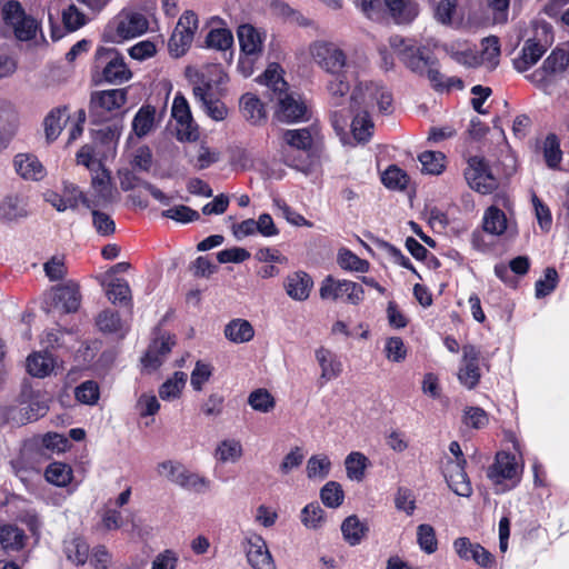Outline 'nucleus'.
I'll return each mask as SVG.
<instances>
[{"mask_svg":"<svg viewBox=\"0 0 569 569\" xmlns=\"http://www.w3.org/2000/svg\"><path fill=\"white\" fill-rule=\"evenodd\" d=\"M267 87L268 92L272 91L278 100V117L281 121L297 122L307 119L308 108L306 103L292 93H288L287 82L277 72V69L269 67L259 78Z\"/></svg>","mask_w":569,"mask_h":569,"instance_id":"f257e3e1","label":"nucleus"},{"mask_svg":"<svg viewBox=\"0 0 569 569\" xmlns=\"http://www.w3.org/2000/svg\"><path fill=\"white\" fill-rule=\"evenodd\" d=\"M127 89L93 91L90 96L89 117L92 123H103L118 117L127 102Z\"/></svg>","mask_w":569,"mask_h":569,"instance_id":"f03ea898","label":"nucleus"},{"mask_svg":"<svg viewBox=\"0 0 569 569\" xmlns=\"http://www.w3.org/2000/svg\"><path fill=\"white\" fill-rule=\"evenodd\" d=\"M186 76L192 86L194 99L200 103L214 98V89L228 78L219 64H207L201 69L187 68Z\"/></svg>","mask_w":569,"mask_h":569,"instance_id":"7ed1b4c3","label":"nucleus"},{"mask_svg":"<svg viewBox=\"0 0 569 569\" xmlns=\"http://www.w3.org/2000/svg\"><path fill=\"white\" fill-rule=\"evenodd\" d=\"M148 30V20L140 13L122 10L104 29L103 39L119 43L141 36Z\"/></svg>","mask_w":569,"mask_h":569,"instance_id":"20e7f679","label":"nucleus"},{"mask_svg":"<svg viewBox=\"0 0 569 569\" xmlns=\"http://www.w3.org/2000/svg\"><path fill=\"white\" fill-rule=\"evenodd\" d=\"M93 68L96 71H100L102 80L110 84L123 83L132 77L123 57L113 48H98Z\"/></svg>","mask_w":569,"mask_h":569,"instance_id":"39448f33","label":"nucleus"},{"mask_svg":"<svg viewBox=\"0 0 569 569\" xmlns=\"http://www.w3.org/2000/svg\"><path fill=\"white\" fill-rule=\"evenodd\" d=\"M309 50L315 62L326 72L333 76L346 71L347 57L337 44L318 40L311 43Z\"/></svg>","mask_w":569,"mask_h":569,"instance_id":"423d86ee","label":"nucleus"},{"mask_svg":"<svg viewBox=\"0 0 569 569\" xmlns=\"http://www.w3.org/2000/svg\"><path fill=\"white\" fill-rule=\"evenodd\" d=\"M390 48L397 54L399 60L412 72L425 74L427 64L430 63V57L423 54V50L416 47L411 40L401 36H392L389 39Z\"/></svg>","mask_w":569,"mask_h":569,"instance_id":"0eeeda50","label":"nucleus"},{"mask_svg":"<svg viewBox=\"0 0 569 569\" xmlns=\"http://www.w3.org/2000/svg\"><path fill=\"white\" fill-rule=\"evenodd\" d=\"M319 295L323 300L346 298L348 303L359 305L363 300L365 291L357 282L337 280L332 276H327L321 282Z\"/></svg>","mask_w":569,"mask_h":569,"instance_id":"6e6552de","label":"nucleus"},{"mask_svg":"<svg viewBox=\"0 0 569 569\" xmlns=\"http://www.w3.org/2000/svg\"><path fill=\"white\" fill-rule=\"evenodd\" d=\"M198 22V17L193 11L188 10L182 13L169 40L171 56L179 58L187 52L193 41Z\"/></svg>","mask_w":569,"mask_h":569,"instance_id":"1a4fd4ad","label":"nucleus"},{"mask_svg":"<svg viewBox=\"0 0 569 569\" xmlns=\"http://www.w3.org/2000/svg\"><path fill=\"white\" fill-rule=\"evenodd\" d=\"M350 100L366 108L377 104L381 112H390L392 109V94L383 86L369 82L357 86L350 97Z\"/></svg>","mask_w":569,"mask_h":569,"instance_id":"9d476101","label":"nucleus"},{"mask_svg":"<svg viewBox=\"0 0 569 569\" xmlns=\"http://www.w3.org/2000/svg\"><path fill=\"white\" fill-rule=\"evenodd\" d=\"M465 178L471 189L482 194L491 193L497 188V180L488 162L479 156L469 158Z\"/></svg>","mask_w":569,"mask_h":569,"instance_id":"9b49d317","label":"nucleus"},{"mask_svg":"<svg viewBox=\"0 0 569 569\" xmlns=\"http://www.w3.org/2000/svg\"><path fill=\"white\" fill-rule=\"evenodd\" d=\"M171 114L178 123L177 136L183 141H196L198 139V126L194 123L187 99L178 93L172 103Z\"/></svg>","mask_w":569,"mask_h":569,"instance_id":"f8f14e48","label":"nucleus"},{"mask_svg":"<svg viewBox=\"0 0 569 569\" xmlns=\"http://www.w3.org/2000/svg\"><path fill=\"white\" fill-rule=\"evenodd\" d=\"M480 351L472 345L462 347L461 366L458 371L459 382L469 390L475 389L480 381Z\"/></svg>","mask_w":569,"mask_h":569,"instance_id":"ddd939ff","label":"nucleus"},{"mask_svg":"<svg viewBox=\"0 0 569 569\" xmlns=\"http://www.w3.org/2000/svg\"><path fill=\"white\" fill-rule=\"evenodd\" d=\"M467 463L448 460L443 470V476L449 488L460 497H470L472 487L465 470Z\"/></svg>","mask_w":569,"mask_h":569,"instance_id":"4468645a","label":"nucleus"},{"mask_svg":"<svg viewBox=\"0 0 569 569\" xmlns=\"http://www.w3.org/2000/svg\"><path fill=\"white\" fill-rule=\"evenodd\" d=\"M457 555L463 560L472 559L477 565L488 568L495 562L493 556L479 543H472L469 538L460 537L453 541Z\"/></svg>","mask_w":569,"mask_h":569,"instance_id":"2eb2a0df","label":"nucleus"},{"mask_svg":"<svg viewBox=\"0 0 569 569\" xmlns=\"http://www.w3.org/2000/svg\"><path fill=\"white\" fill-rule=\"evenodd\" d=\"M246 557L253 569H276L274 561L261 536L247 539Z\"/></svg>","mask_w":569,"mask_h":569,"instance_id":"dca6fc26","label":"nucleus"},{"mask_svg":"<svg viewBox=\"0 0 569 569\" xmlns=\"http://www.w3.org/2000/svg\"><path fill=\"white\" fill-rule=\"evenodd\" d=\"M569 66V53L565 50H553L543 61L542 67L531 74V80L537 83H545L549 78L562 73Z\"/></svg>","mask_w":569,"mask_h":569,"instance_id":"f3484780","label":"nucleus"},{"mask_svg":"<svg viewBox=\"0 0 569 569\" xmlns=\"http://www.w3.org/2000/svg\"><path fill=\"white\" fill-rule=\"evenodd\" d=\"M517 476V463L515 456L509 452H498L495 462L488 468L487 477L496 485L503 480L513 479Z\"/></svg>","mask_w":569,"mask_h":569,"instance_id":"a211bd4d","label":"nucleus"},{"mask_svg":"<svg viewBox=\"0 0 569 569\" xmlns=\"http://www.w3.org/2000/svg\"><path fill=\"white\" fill-rule=\"evenodd\" d=\"M52 300L56 307H61L63 312H76L81 302L79 286L72 282L58 286L53 289Z\"/></svg>","mask_w":569,"mask_h":569,"instance_id":"6ab92c4d","label":"nucleus"},{"mask_svg":"<svg viewBox=\"0 0 569 569\" xmlns=\"http://www.w3.org/2000/svg\"><path fill=\"white\" fill-rule=\"evenodd\" d=\"M47 406L36 401L26 406L10 407L7 410V420L13 426H23L36 421L47 412Z\"/></svg>","mask_w":569,"mask_h":569,"instance_id":"aec40b11","label":"nucleus"},{"mask_svg":"<svg viewBox=\"0 0 569 569\" xmlns=\"http://www.w3.org/2000/svg\"><path fill=\"white\" fill-rule=\"evenodd\" d=\"M173 345L174 340L170 336L154 339L141 359L142 365L146 368L156 370L162 365L163 359L171 351Z\"/></svg>","mask_w":569,"mask_h":569,"instance_id":"412c9836","label":"nucleus"},{"mask_svg":"<svg viewBox=\"0 0 569 569\" xmlns=\"http://www.w3.org/2000/svg\"><path fill=\"white\" fill-rule=\"evenodd\" d=\"M312 286V278L305 271H297L289 274L284 282L287 295L297 301L307 300Z\"/></svg>","mask_w":569,"mask_h":569,"instance_id":"4be33fe9","label":"nucleus"},{"mask_svg":"<svg viewBox=\"0 0 569 569\" xmlns=\"http://www.w3.org/2000/svg\"><path fill=\"white\" fill-rule=\"evenodd\" d=\"M91 186L94 191V199L91 200L92 208L106 204L112 200V186L108 170L103 167L96 170Z\"/></svg>","mask_w":569,"mask_h":569,"instance_id":"5701e85b","label":"nucleus"},{"mask_svg":"<svg viewBox=\"0 0 569 569\" xmlns=\"http://www.w3.org/2000/svg\"><path fill=\"white\" fill-rule=\"evenodd\" d=\"M316 359L321 368L320 379L330 381L340 376L342 363L339 358L329 349L323 347L316 350Z\"/></svg>","mask_w":569,"mask_h":569,"instance_id":"b1692460","label":"nucleus"},{"mask_svg":"<svg viewBox=\"0 0 569 569\" xmlns=\"http://www.w3.org/2000/svg\"><path fill=\"white\" fill-rule=\"evenodd\" d=\"M545 51L542 44L533 39H528L521 49V54L513 60V67L519 72H525L539 61Z\"/></svg>","mask_w":569,"mask_h":569,"instance_id":"393cba45","label":"nucleus"},{"mask_svg":"<svg viewBox=\"0 0 569 569\" xmlns=\"http://www.w3.org/2000/svg\"><path fill=\"white\" fill-rule=\"evenodd\" d=\"M425 73L433 89L437 91H449L452 88H463V82L460 78H446L445 74L440 72L437 60L430 59V63L427 64Z\"/></svg>","mask_w":569,"mask_h":569,"instance_id":"a878e982","label":"nucleus"},{"mask_svg":"<svg viewBox=\"0 0 569 569\" xmlns=\"http://www.w3.org/2000/svg\"><path fill=\"white\" fill-rule=\"evenodd\" d=\"M68 108L66 106L53 108L44 118L43 127L46 139L48 142L54 141L61 133L69 117L67 116Z\"/></svg>","mask_w":569,"mask_h":569,"instance_id":"bb28decb","label":"nucleus"},{"mask_svg":"<svg viewBox=\"0 0 569 569\" xmlns=\"http://www.w3.org/2000/svg\"><path fill=\"white\" fill-rule=\"evenodd\" d=\"M392 18L397 23L411 22L419 12L415 0H385Z\"/></svg>","mask_w":569,"mask_h":569,"instance_id":"cd10ccee","label":"nucleus"},{"mask_svg":"<svg viewBox=\"0 0 569 569\" xmlns=\"http://www.w3.org/2000/svg\"><path fill=\"white\" fill-rule=\"evenodd\" d=\"M238 39L241 51L247 56L256 54L262 49L260 33L251 24H241L238 28Z\"/></svg>","mask_w":569,"mask_h":569,"instance_id":"c85d7f7f","label":"nucleus"},{"mask_svg":"<svg viewBox=\"0 0 569 569\" xmlns=\"http://www.w3.org/2000/svg\"><path fill=\"white\" fill-rule=\"evenodd\" d=\"M14 167L16 171L24 179L39 180L43 177V167L34 156H16Z\"/></svg>","mask_w":569,"mask_h":569,"instance_id":"c756f323","label":"nucleus"},{"mask_svg":"<svg viewBox=\"0 0 569 569\" xmlns=\"http://www.w3.org/2000/svg\"><path fill=\"white\" fill-rule=\"evenodd\" d=\"M369 528L365 522H361L356 515L347 517L341 523V532L343 539L350 546H357L366 537Z\"/></svg>","mask_w":569,"mask_h":569,"instance_id":"7c9ffc66","label":"nucleus"},{"mask_svg":"<svg viewBox=\"0 0 569 569\" xmlns=\"http://www.w3.org/2000/svg\"><path fill=\"white\" fill-rule=\"evenodd\" d=\"M224 336L234 343H244L254 336L251 323L244 319H233L224 328Z\"/></svg>","mask_w":569,"mask_h":569,"instance_id":"2f4dec72","label":"nucleus"},{"mask_svg":"<svg viewBox=\"0 0 569 569\" xmlns=\"http://www.w3.org/2000/svg\"><path fill=\"white\" fill-rule=\"evenodd\" d=\"M333 79L328 82L327 89L330 97V104L338 108L343 104L350 91V84L346 77V71L336 73Z\"/></svg>","mask_w":569,"mask_h":569,"instance_id":"473e14b6","label":"nucleus"},{"mask_svg":"<svg viewBox=\"0 0 569 569\" xmlns=\"http://www.w3.org/2000/svg\"><path fill=\"white\" fill-rule=\"evenodd\" d=\"M53 367L54 359L49 352H36L27 359V370L33 377L43 378L50 375Z\"/></svg>","mask_w":569,"mask_h":569,"instance_id":"72a5a7b5","label":"nucleus"},{"mask_svg":"<svg viewBox=\"0 0 569 569\" xmlns=\"http://www.w3.org/2000/svg\"><path fill=\"white\" fill-rule=\"evenodd\" d=\"M27 216L24 201L19 196H7L0 202V219L3 221H13Z\"/></svg>","mask_w":569,"mask_h":569,"instance_id":"f704fd0d","label":"nucleus"},{"mask_svg":"<svg viewBox=\"0 0 569 569\" xmlns=\"http://www.w3.org/2000/svg\"><path fill=\"white\" fill-rule=\"evenodd\" d=\"M63 550L68 560L77 566L84 565L88 559L89 546L80 537L66 539L63 541Z\"/></svg>","mask_w":569,"mask_h":569,"instance_id":"c9c22d12","label":"nucleus"},{"mask_svg":"<svg viewBox=\"0 0 569 569\" xmlns=\"http://www.w3.org/2000/svg\"><path fill=\"white\" fill-rule=\"evenodd\" d=\"M106 295L108 300L113 303H120L126 306H131V289L129 283L121 278L112 279L106 289Z\"/></svg>","mask_w":569,"mask_h":569,"instance_id":"e433bc0d","label":"nucleus"},{"mask_svg":"<svg viewBox=\"0 0 569 569\" xmlns=\"http://www.w3.org/2000/svg\"><path fill=\"white\" fill-rule=\"evenodd\" d=\"M24 532L14 525L0 526V545L6 550H20L24 546Z\"/></svg>","mask_w":569,"mask_h":569,"instance_id":"4c0bfd02","label":"nucleus"},{"mask_svg":"<svg viewBox=\"0 0 569 569\" xmlns=\"http://www.w3.org/2000/svg\"><path fill=\"white\" fill-rule=\"evenodd\" d=\"M507 229V218L502 210L491 206L483 216V230L488 233L499 236Z\"/></svg>","mask_w":569,"mask_h":569,"instance_id":"58836bf2","label":"nucleus"},{"mask_svg":"<svg viewBox=\"0 0 569 569\" xmlns=\"http://www.w3.org/2000/svg\"><path fill=\"white\" fill-rule=\"evenodd\" d=\"M240 106L243 117L252 123H259L266 118L263 104L253 94H243L240 100Z\"/></svg>","mask_w":569,"mask_h":569,"instance_id":"ea45409f","label":"nucleus"},{"mask_svg":"<svg viewBox=\"0 0 569 569\" xmlns=\"http://www.w3.org/2000/svg\"><path fill=\"white\" fill-rule=\"evenodd\" d=\"M156 108L151 106H144L139 109L132 121L133 132L142 138L147 136L153 128L154 124Z\"/></svg>","mask_w":569,"mask_h":569,"instance_id":"a19ab883","label":"nucleus"},{"mask_svg":"<svg viewBox=\"0 0 569 569\" xmlns=\"http://www.w3.org/2000/svg\"><path fill=\"white\" fill-rule=\"evenodd\" d=\"M369 465L368 458L359 452H350L345 460L347 477L351 480L361 481L365 478L366 469Z\"/></svg>","mask_w":569,"mask_h":569,"instance_id":"79ce46f5","label":"nucleus"},{"mask_svg":"<svg viewBox=\"0 0 569 569\" xmlns=\"http://www.w3.org/2000/svg\"><path fill=\"white\" fill-rule=\"evenodd\" d=\"M44 477L48 482L58 487H64L72 480V469L67 463L52 462L47 467Z\"/></svg>","mask_w":569,"mask_h":569,"instance_id":"37998d69","label":"nucleus"},{"mask_svg":"<svg viewBox=\"0 0 569 569\" xmlns=\"http://www.w3.org/2000/svg\"><path fill=\"white\" fill-rule=\"evenodd\" d=\"M177 486L187 490L204 492L209 489L210 481L199 473L190 471L183 466L180 472V477L177 481Z\"/></svg>","mask_w":569,"mask_h":569,"instance_id":"c03bdc74","label":"nucleus"},{"mask_svg":"<svg viewBox=\"0 0 569 569\" xmlns=\"http://www.w3.org/2000/svg\"><path fill=\"white\" fill-rule=\"evenodd\" d=\"M283 141L298 150H310L312 147V136L308 128L284 130L282 132Z\"/></svg>","mask_w":569,"mask_h":569,"instance_id":"a18cd8bd","label":"nucleus"},{"mask_svg":"<svg viewBox=\"0 0 569 569\" xmlns=\"http://www.w3.org/2000/svg\"><path fill=\"white\" fill-rule=\"evenodd\" d=\"M248 403L254 411L262 413H268L276 407L273 396L264 388H259L250 392Z\"/></svg>","mask_w":569,"mask_h":569,"instance_id":"49530a36","label":"nucleus"},{"mask_svg":"<svg viewBox=\"0 0 569 569\" xmlns=\"http://www.w3.org/2000/svg\"><path fill=\"white\" fill-rule=\"evenodd\" d=\"M187 381V375L182 371L174 372L173 377L163 382L159 388V396L162 400L178 398Z\"/></svg>","mask_w":569,"mask_h":569,"instance_id":"de8ad7c7","label":"nucleus"},{"mask_svg":"<svg viewBox=\"0 0 569 569\" xmlns=\"http://www.w3.org/2000/svg\"><path fill=\"white\" fill-rule=\"evenodd\" d=\"M320 499L328 508H338L342 505L345 492L337 481H328L320 490Z\"/></svg>","mask_w":569,"mask_h":569,"instance_id":"09e8293b","label":"nucleus"},{"mask_svg":"<svg viewBox=\"0 0 569 569\" xmlns=\"http://www.w3.org/2000/svg\"><path fill=\"white\" fill-rule=\"evenodd\" d=\"M300 520L308 529H319L325 523V511L318 502H311L301 510Z\"/></svg>","mask_w":569,"mask_h":569,"instance_id":"8fccbe9b","label":"nucleus"},{"mask_svg":"<svg viewBox=\"0 0 569 569\" xmlns=\"http://www.w3.org/2000/svg\"><path fill=\"white\" fill-rule=\"evenodd\" d=\"M373 124L367 111L357 113L351 122V131L353 138L358 142H367L371 137Z\"/></svg>","mask_w":569,"mask_h":569,"instance_id":"3c124183","label":"nucleus"},{"mask_svg":"<svg viewBox=\"0 0 569 569\" xmlns=\"http://www.w3.org/2000/svg\"><path fill=\"white\" fill-rule=\"evenodd\" d=\"M543 158L550 169H557L562 159L560 142L556 134L550 133L543 142Z\"/></svg>","mask_w":569,"mask_h":569,"instance_id":"603ef678","label":"nucleus"},{"mask_svg":"<svg viewBox=\"0 0 569 569\" xmlns=\"http://www.w3.org/2000/svg\"><path fill=\"white\" fill-rule=\"evenodd\" d=\"M214 455L221 462H236L242 456V446L238 440L227 439L218 445Z\"/></svg>","mask_w":569,"mask_h":569,"instance_id":"864d4df0","label":"nucleus"},{"mask_svg":"<svg viewBox=\"0 0 569 569\" xmlns=\"http://www.w3.org/2000/svg\"><path fill=\"white\" fill-rule=\"evenodd\" d=\"M331 468L330 459L326 455H313L309 458L306 467L308 478L325 479Z\"/></svg>","mask_w":569,"mask_h":569,"instance_id":"5fc2aeb1","label":"nucleus"},{"mask_svg":"<svg viewBox=\"0 0 569 569\" xmlns=\"http://www.w3.org/2000/svg\"><path fill=\"white\" fill-rule=\"evenodd\" d=\"M96 326L103 333H116L121 329V318L117 311L106 309L96 317Z\"/></svg>","mask_w":569,"mask_h":569,"instance_id":"6e6d98bb","label":"nucleus"},{"mask_svg":"<svg viewBox=\"0 0 569 569\" xmlns=\"http://www.w3.org/2000/svg\"><path fill=\"white\" fill-rule=\"evenodd\" d=\"M418 159L423 172L439 174L445 168V154L440 151H425Z\"/></svg>","mask_w":569,"mask_h":569,"instance_id":"4d7b16f0","label":"nucleus"},{"mask_svg":"<svg viewBox=\"0 0 569 569\" xmlns=\"http://www.w3.org/2000/svg\"><path fill=\"white\" fill-rule=\"evenodd\" d=\"M559 276L553 267L545 269V276L535 284V295L538 299L549 296L558 286Z\"/></svg>","mask_w":569,"mask_h":569,"instance_id":"13d9d810","label":"nucleus"},{"mask_svg":"<svg viewBox=\"0 0 569 569\" xmlns=\"http://www.w3.org/2000/svg\"><path fill=\"white\" fill-rule=\"evenodd\" d=\"M74 396L79 402L93 406L100 397L99 385L93 380H86L76 388Z\"/></svg>","mask_w":569,"mask_h":569,"instance_id":"bf43d9fd","label":"nucleus"},{"mask_svg":"<svg viewBox=\"0 0 569 569\" xmlns=\"http://www.w3.org/2000/svg\"><path fill=\"white\" fill-rule=\"evenodd\" d=\"M338 263L345 270L357 272H367L370 266L367 260L360 259L357 254L347 249L339 251Z\"/></svg>","mask_w":569,"mask_h":569,"instance_id":"052dcab7","label":"nucleus"},{"mask_svg":"<svg viewBox=\"0 0 569 569\" xmlns=\"http://www.w3.org/2000/svg\"><path fill=\"white\" fill-rule=\"evenodd\" d=\"M206 42L210 48L224 51L232 46L233 36L232 32L226 28L212 29L208 33Z\"/></svg>","mask_w":569,"mask_h":569,"instance_id":"680f3d73","label":"nucleus"},{"mask_svg":"<svg viewBox=\"0 0 569 569\" xmlns=\"http://www.w3.org/2000/svg\"><path fill=\"white\" fill-rule=\"evenodd\" d=\"M417 541L420 548L429 555L436 552L438 548L436 531L430 525L427 523L418 526Z\"/></svg>","mask_w":569,"mask_h":569,"instance_id":"e2e57ef3","label":"nucleus"},{"mask_svg":"<svg viewBox=\"0 0 569 569\" xmlns=\"http://www.w3.org/2000/svg\"><path fill=\"white\" fill-rule=\"evenodd\" d=\"M162 216L178 222L188 223L200 219L198 211L192 208L180 204L162 211Z\"/></svg>","mask_w":569,"mask_h":569,"instance_id":"0e129e2a","label":"nucleus"},{"mask_svg":"<svg viewBox=\"0 0 569 569\" xmlns=\"http://www.w3.org/2000/svg\"><path fill=\"white\" fill-rule=\"evenodd\" d=\"M408 181L407 173L396 166H390L382 174V182L389 189L402 190Z\"/></svg>","mask_w":569,"mask_h":569,"instance_id":"69168bd1","label":"nucleus"},{"mask_svg":"<svg viewBox=\"0 0 569 569\" xmlns=\"http://www.w3.org/2000/svg\"><path fill=\"white\" fill-rule=\"evenodd\" d=\"M183 465L176 460H163L156 467L157 475L177 485Z\"/></svg>","mask_w":569,"mask_h":569,"instance_id":"338daca9","label":"nucleus"},{"mask_svg":"<svg viewBox=\"0 0 569 569\" xmlns=\"http://www.w3.org/2000/svg\"><path fill=\"white\" fill-rule=\"evenodd\" d=\"M62 21L69 31H76L86 24V17L74 4H70L62 11Z\"/></svg>","mask_w":569,"mask_h":569,"instance_id":"774afa93","label":"nucleus"}]
</instances>
